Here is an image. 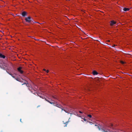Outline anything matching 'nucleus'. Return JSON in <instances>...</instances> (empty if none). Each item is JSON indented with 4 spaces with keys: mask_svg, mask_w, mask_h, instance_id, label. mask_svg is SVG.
Returning a JSON list of instances; mask_svg holds the SVG:
<instances>
[{
    "mask_svg": "<svg viewBox=\"0 0 132 132\" xmlns=\"http://www.w3.org/2000/svg\"><path fill=\"white\" fill-rule=\"evenodd\" d=\"M48 102H49L51 104H53V105L54 106H56L58 107H59V108H60V105H58L56 103V102L55 103V102H51L50 101H49L47 100L46 99H45Z\"/></svg>",
    "mask_w": 132,
    "mask_h": 132,
    "instance_id": "nucleus-1",
    "label": "nucleus"
},
{
    "mask_svg": "<svg viewBox=\"0 0 132 132\" xmlns=\"http://www.w3.org/2000/svg\"><path fill=\"white\" fill-rule=\"evenodd\" d=\"M25 19L26 22L28 23H30L32 20L31 17L30 16H28Z\"/></svg>",
    "mask_w": 132,
    "mask_h": 132,
    "instance_id": "nucleus-2",
    "label": "nucleus"
},
{
    "mask_svg": "<svg viewBox=\"0 0 132 132\" xmlns=\"http://www.w3.org/2000/svg\"><path fill=\"white\" fill-rule=\"evenodd\" d=\"M27 12H26L24 11L21 14L24 17L27 16Z\"/></svg>",
    "mask_w": 132,
    "mask_h": 132,
    "instance_id": "nucleus-3",
    "label": "nucleus"
},
{
    "mask_svg": "<svg viewBox=\"0 0 132 132\" xmlns=\"http://www.w3.org/2000/svg\"><path fill=\"white\" fill-rule=\"evenodd\" d=\"M102 132H111V131L109 130H107L105 131L104 129L102 128L101 130Z\"/></svg>",
    "mask_w": 132,
    "mask_h": 132,
    "instance_id": "nucleus-4",
    "label": "nucleus"
},
{
    "mask_svg": "<svg viewBox=\"0 0 132 132\" xmlns=\"http://www.w3.org/2000/svg\"><path fill=\"white\" fill-rule=\"evenodd\" d=\"M116 22L114 21H111L110 24L111 26H112L116 23Z\"/></svg>",
    "mask_w": 132,
    "mask_h": 132,
    "instance_id": "nucleus-5",
    "label": "nucleus"
},
{
    "mask_svg": "<svg viewBox=\"0 0 132 132\" xmlns=\"http://www.w3.org/2000/svg\"><path fill=\"white\" fill-rule=\"evenodd\" d=\"M21 67H19L18 68V70L21 73H23V71L21 70Z\"/></svg>",
    "mask_w": 132,
    "mask_h": 132,
    "instance_id": "nucleus-6",
    "label": "nucleus"
},
{
    "mask_svg": "<svg viewBox=\"0 0 132 132\" xmlns=\"http://www.w3.org/2000/svg\"><path fill=\"white\" fill-rule=\"evenodd\" d=\"M93 75H97L98 74V72L96 71H94L93 72Z\"/></svg>",
    "mask_w": 132,
    "mask_h": 132,
    "instance_id": "nucleus-7",
    "label": "nucleus"
},
{
    "mask_svg": "<svg viewBox=\"0 0 132 132\" xmlns=\"http://www.w3.org/2000/svg\"><path fill=\"white\" fill-rule=\"evenodd\" d=\"M0 57L1 58H4L5 57V56L2 54H0Z\"/></svg>",
    "mask_w": 132,
    "mask_h": 132,
    "instance_id": "nucleus-8",
    "label": "nucleus"
},
{
    "mask_svg": "<svg viewBox=\"0 0 132 132\" xmlns=\"http://www.w3.org/2000/svg\"><path fill=\"white\" fill-rule=\"evenodd\" d=\"M129 9L128 8H124L123 9V10L125 11H127L129 10Z\"/></svg>",
    "mask_w": 132,
    "mask_h": 132,
    "instance_id": "nucleus-9",
    "label": "nucleus"
},
{
    "mask_svg": "<svg viewBox=\"0 0 132 132\" xmlns=\"http://www.w3.org/2000/svg\"><path fill=\"white\" fill-rule=\"evenodd\" d=\"M78 117H80L82 119H83L85 121H86V120L85 119V118H83L82 117H81L80 116H79Z\"/></svg>",
    "mask_w": 132,
    "mask_h": 132,
    "instance_id": "nucleus-10",
    "label": "nucleus"
},
{
    "mask_svg": "<svg viewBox=\"0 0 132 132\" xmlns=\"http://www.w3.org/2000/svg\"><path fill=\"white\" fill-rule=\"evenodd\" d=\"M0 67H1L2 68H3V69H5V68H4V67L3 66H2V64H1L0 63Z\"/></svg>",
    "mask_w": 132,
    "mask_h": 132,
    "instance_id": "nucleus-11",
    "label": "nucleus"
},
{
    "mask_svg": "<svg viewBox=\"0 0 132 132\" xmlns=\"http://www.w3.org/2000/svg\"><path fill=\"white\" fill-rule=\"evenodd\" d=\"M16 80H17V81H19L20 82H21V79H19V78H17Z\"/></svg>",
    "mask_w": 132,
    "mask_h": 132,
    "instance_id": "nucleus-12",
    "label": "nucleus"
},
{
    "mask_svg": "<svg viewBox=\"0 0 132 132\" xmlns=\"http://www.w3.org/2000/svg\"><path fill=\"white\" fill-rule=\"evenodd\" d=\"M120 62L122 64H123L125 63V62L122 61H121Z\"/></svg>",
    "mask_w": 132,
    "mask_h": 132,
    "instance_id": "nucleus-13",
    "label": "nucleus"
},
{
    "mask_svg": "<svg viewBox=\"0 0 132 132\" xmlns=\"http://www.w3.org/2000/svg\"><path fill=\"white\" fill-rule=\"evenodd\" d=\"M88 117H90V118H91V117H92V116L91 115H88Z\"/></svg>",
    "mask_w": 132,
    "mask_h": 132,
    "instance_id": "nucleus-14",
    "label": "nucleus"
},
{
    "mask_svg": "<svg viewBox=\"0 0 132 132\" xmlns=\"http://www.w3.org/2000/svg\"><path fill=\"white\" fill-rule=\"evenodd\" d=\"M97 128H98V129L99 130H101L100 128L98 126Z\"/></svg>",
    "mask_w": 132,
    "mask_h": 132,
    "instance_id": "nucleus-15",
    "label": "nucleus"
},
{
    "mask_svg": "<svg viewBox=\"0 0 132 132\" xmlns=\"http://www.w3.org/2000/svg\"><path fill=\"white\" fill-rule=\"evenodd\" d=\"M10 75H11V76H12V77H13V78L14 77V76L13 75H11V74H10Z\"/></svg>",
    "mask_w": 132,
    "mask_h": 132,
    "instance_id": "nucleus-16",
    "label": "nucleus"
},
{
    "mask_svg": "<svg viewBox=\"0 0 132 132\" xmlns=\"http://www.w3.org/2000/svg\"><path fill=\"white\" fill-rule=\"evenodd\" d=\"M89 122L90 123V125H92V124L93 123L92 122Z\"/></svg>",
    "mask_w": 132,
    "mask_h": 132,
    "instance_id": "nucleus-17",
    "label": "nucleus"
},
{
    "mask_svg": "<svg viewBox=\"0 0 132 132\" xmlns=\"http://www.w3.org/2000/svg\"><path fill=\"white\" fill-rule=\"evenodd\" d=\"M49 72V71L48 70H47V71H46V72H47V73H48Z\"/></svg>",
    "mask_w": 132,
    "mask_h": 132,
    "instance_id": "nucleus-18",
    "label": "nucleus"
},
{
    "mask_svg": "<svg viewBox=\"0 0 132 132\" xmlns=\"http://www.w3.org/2000/svg\"><path fill=\"white\" fill-rule=\"evenodd\" d=\"M70 114V116H71V114H71V113H68V114Z\"/></svg>",
    "mask_w": 132,
    "mask_h": 132,
    "instance_id": "nucleus-19",
    "label": "nucleus"
},
{
    "mask_svg": "<svg viewBox=\"0 0 132 132\" xmlns=\"http://www.w3.org/2000/svg\"><path fill=\"white\" fill-rule=\"evenodd\" d=\"M64 111H65L66 113H68L67 112L65 111V110H63Z\"/></svg>",
    "mask_w": 132,
    "mask_h": 132,
    "instance_id": "nucleus-20",
    "label": "nucleus"
},
{
    "mask_svg": "<svg viewBox=\"0 0 132 132\" xmlns=\"http://www.w3.org/2000/svg\"><path fill=\"white\" fill-rule=\"evenodd\" d=\"M68 122H67L66 123H64L65 124H68Z\"/></svg>",
    "mask_w": 132,
    "mask_h": 132,
    "instance_id": "nucleus-21",
    "label": "nucleus"
},
{
    "mask_svg": "<svg viewBox=\"0 0 132 132\" xmlns=\"http://www.w3.org/2000/svg\"><path fill=\"white\" fill-rule=\"evenodd\" d=\"M116 45H113V46H112V47H114V46H116Z\"/></svg>",
    "mask_w": 132,
    "mask_h": 132,
    "instance_id": "nucleus-22",
    "label": "nucleus"
},
{
    "mask_svg": "<svg viewBox=\"0 0 132 132\" xmlns=\"http://www.w3.org/2000/svg\"><path fill=\"white\" fill-rule=\"evenodd\" d=\"M79 112L80 113H82V112H81L80 111H79Z\"/></svg>",
    "mask_w": 132,
    "mask_h": 132,
    "instance_id": "nucleus-23",
    "label": "nucleus"
},
{
    "mask_svg": "<svg viewBox=\"0 0 132 132\" xmlns=\"http://www.w3.org/2000/svg\"><path fill=\"white\" fill-rule=\"evenodd\" d=\"M43 70H44V71H46V70H45V69H43Z\"/></svg>",
    "mask_w": 132,
    "mask_h": 132,
    "instance_id": "nucleus-24",
    "label": "nucleus"
},
{
    "mask_svg": "<svg viewBox=\"0 0 132 132\" xmlns=\"http://www.w3.org/2000/svg\"><path fill=\"white\" fill-rule=\"evenodd\" d=\"M107 41H108V42H110V40H108Z\"/></svg>",
    "mask_w": 132,
    "mask_h": 132,
    "instance_id": "nucleus-25",
    "label": "nucleus"
},
{
    "mask_svg": "<svg viewBox=\"0 0 132 132\" xmlns=\"http://www.w3.org/2000/svg\"><path fill=\"white\" fill-rule=\"evenodd\" d=\"M35 23H39L38 22H36Z\"/></svg>",
    "mask_w": 132,
    "mask_h": 132,
    "instance_id": "nucleus-26",
    "label": "nucleus"
},
{
    "mask_svg": "<svg viewBox=\"0 0 132 132\" xmlns=\"http://www.w3.org/2000/svg\"><path fill=\"white\" fill-rule=\"evenodd\" d=\"M95 126H97L96 125H95Z\"/></svg>",
    "mask_w": 132,
    "mask_h": 132,
    "instance_id": "nucleus-27",
    "label": "nucleus"
},
{
    "mask_svg": "<svg viewBox=\"0 0 132 132\" xmlns=\"http://www.w3.org/2000/svg\"><path fill=\"white\" fill-rule=\"evenodd\" d=\"M24 82V83L25 84V83H26L25 82Z\"/></svg>",
    "mask_w": 132,
    "mask_h": 132,
    "instance_id": "nucleus-28",
    "label": "nucleus"
},
{
    "mask_svg": "<svg viewBox=\"0 0 132 132\" xmlns=\"http://www.w3.org/2000/svg\"><path fill=\"white\" fill-rule=\"evenodd\" d=\"M21 119H20V121H21Z\"/></svg>",
    "mask_w": 132,
    "mask_h": 132,
    "instance_id": "nucleus-29",
    "label": "nucleus"
}]
</instances>
